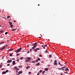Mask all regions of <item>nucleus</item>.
I'll use <instances>...</instances> for the list:
<instances>
[{
    "mask_svg": "<svg viewBox=\"0 0 75 75\" xmlns=\"http://www.w3.org/2000/svg\"><path fill=\"white\" fill-rule=\"evenodd\" d=\"M37 44V42H36L34 44L32 45L33 46V47H32V49L33 50H34V48H35L37 46V45H36V44Z\"/></svg>",
    "mask_w": 75,
    "mask_h": 75,
    "instance_id": "nucleus-1",
    "label": "nucleus"
},
{
    "mask_svg": "<svg viewBox=\"0 0 75 75\" xmlns=\"http://www.w3.org/2000/svg\"><path fill=\"white\" fill-rule=\"evenodd\" d=\"M54 65H57V66L58 65V64H57V61L56 60H55L54 61Z\"/></svg>",
    "mask_w": 75,
    "mask_h": 75,
    "instance_id": "nucleus-2",
    "label": "nucleus"
},
{
    "mask_svg": "<svg viewBox=\"0 0 75 75\" xmlns=\"http://www.w3.org/2000/svg\"><path fill=\"white\" fill-rule=\"evenodd\" d=\"M21 48H20L19 49H18L17 50H15V52H17L18 53L19 52H20L21 51Z\"/></svg>",
    "mask_w": 75,
    "mask_h": 75,
    "instance_id": "nucleus-3",
    "label": "nucleus"
},
{
    "mask_svg": "<svg viewBox=\"0 0 75 75\" xmlns=\"http://www.w3.org/2000/svg\"><path fill=\"white\" fill-rule=\"evenodd\" d=\"M14 68L16 70L18 71V70H20V69L16 67H14Z\"/></svg>",
    "mask_w": 75,
    "mask_h": 75,
    "instance_id": "nucleus-4",
    "label": "nucleus"
},
{
    "mask_svg": "<svg viewBox=\"0 0 75 75\" xmlns=\"http://www.w3.org/2000/svg\"><path fill=\"white\" fill-rule=\"evenodd\" d=\"M12 62V60H8L7 61V63H10V62Z\"/></svg>",
    "mask_w": 75,
    "mask_h": 75,
    "instance_id": "nucleus-5",
    "label": "nucleus"
},
{
    "mask_svg": "<svg viewBox=\"0 0 75 75\" xmlns=\"http://www.w3.org/2000/svg\"><path fill=\"white\" fill-rule=\"evenodd\" d=\"M22 73H23V71H20L18 72V74H21Z\"/></svg>",
    "mask_w": 75,
    "mask_h": 75,
    "instance_id": "nucleus-6",
    "label": "nucleus"
},
{
    "mask_svg": "<svg viewBox=\"0 0 75 75\" xmlns=\"http://www.w3.org/2000/svg\"><path fill=\"white\" fill-rule=\"evenodd\" d=\"M26 58L27 59H28L29 60V61H30V60L31 59V57H27Z\"/></svg>",
    "mask_w": 75,
    "mask_h": 75,
    "instance_id": "nucleus-7",
    "label": "nucleus"
},
{
    "mask_svg": "<svg viewBox=\"0 0 75 75\" xmlns=\"http://www.w3.org/2000/svg\"><path fill=\"white\" fill-rule=\"evenodd\" d=\"M13 65H16V61H13Z\"/></svg>",
    "mask_w": 75,
    "mask_h": 75,
    "instance_id": "nucleus-8",
    "label": "nucleus"
},
{
    "mask_svg": "<svg viewBox=\"0 0 75 75\" xmlns=\"http://www.w3.org/2000/svg\"><path fill=\"white\" fill-rule=\"evenodd\" d=\"M33 51H35V52H37V49H34Z\"/></svg>",
    "mask_w": 75,
    "mask_h": 75,
    "instance_id": "nucleus-9",
    "label": "nucleus"
},
{
    "mask_svg": "<svg viewBox=\"0 0 75 75\" xmlns=\"http://www.w3.org/2000/svg\"><path fill=\"white\" fill-rule=\"evenodd\" d=\"M13 49L11 48L8 51H13Z\"/></svg>",
    "mask_w": 75,
    "mask_h": 75,
    "instance_id": "nucleus-10",
    "label": "nucleus"
},
{
    "mask_svg": "<svg viewBox=\"0 0 75 75\" xmlns=\"http://www.w3.org/2000/svg\"><path fill=\"white\" fill-rule=\"evenodd\" d=\"M6 74V72L5 71H4L2 73V74Z\"/></svg>",
    "mask_w": 75,
    "mask_h": 75,
    "instance_id": "nucleus-11",
    "label": "nucleus"
},
{
    "mask_svg": "<svg viewBox=\"0 0 75 75\" xmlns=\"http://www.w3.org/2000/svg\"><path fill=\"white\" fill-rule=\"evenodd\" d=\"M6 47H5V46H4V47H3L2 49H1V50H3L4 49H5V48Z\"/></svg>",
    "mask_w": 75,
    "mask_h": 75,
    "instance_id": "nucleus-12",
    "label": "nucleus"
},
{
    "mask_svg": "<svg viewBox=\"0 0 75 75\" xmlns=\"http://www.w3.org/2000/svg\"><path fill=\"white\" fill-rule=\"evenodd\" d=\"M17 59L16 61H17V62H18L19 61V59L18 58H17Z\"/></svg>",
    "mask_w": 75,
    "mask_h": 75,
    "instance_id": "nucleus-13",
    "label": "nucleus"
},
{
    "mask_svg": "<svg viewBox=\"0 0 75 75\" xmlns=\"http://www.w3.org/2000/svg\"><path fill=\"white\" fill-rule=\"evenodd\" d=\"M13 27V25H10V27L12 29Z\"/></svg>",
    "mask_w": 75,
    "mask_h": 75,
    "instance_id": "nucleus-14",
    "label": "nucleus"
},
{
    "mask_svg": "<svg viewBox=\"0 0 75 75\" xmlns=\"http://www.w3.org/2000/svg\"><path fill=\"white\" fill-rule=\"evenodd\" d=\"M49 57H50V58H52V55L50 54V55H49Z\"/></svg>",
    "mask_w": 75,
    "mask_h": 75,
    "instance_id": "nucleus-15",
    "label": "nucleus"
},
{
    "mask_svg": "<svg viewBox=\"0 0 75 75\" xmlns=\"http://www.w3.org/2000/svg\"><path fill=\"white\" fill-rule=\"evenodd\" d=\"M9 25H11V24H12V23H11V22H9Z\"/></svg>",
    "mask_w": 75,
    "mask_h": 75,
    "instance_id": "nucleus-16",
    "label": "nucleus"
},
{
    "mask_svg": "<svg viewBox=\"0 0 75 75\" xmlns=\"http://www.w3.org/2000/svg\"><path fill=\"white\" fill-rule=\"evenodd\" d=\"M36 65L37 66H39V65H40V63H38V64H36Z\"/></svg>",
    "mask_w": 75,
    "mask_h": 75,
    "instance_id": "nucleus-17",
    "label": "nucleus"
},
{
    "mask_svg": "<svg viewBox=\"0 0 75 75\" xmlns=\"http://www.w3.org/2000/svg\"><path fill=\"white\" fill-rule=\"evenodd\" d=\"M48 68H46L45 69V70L46 71H48Z\"/></svg>",
    "mask_w": 75,
    "mask_h": 75,
    "instance_id": "nucleus-18",
    "label": "nucleus"
},
{
    "mask_svg": "<svg viewBox=\"0 0 75 75\" xmlns=\"http://www.w3.org/2000/svg\"><path fill=\"white\" fill-rule=\"evenodd\" d=\"M45 71H43L42 72V75H44V73H45Z\"/></svg>",
    "mask_w": 75,
    "mask_h": 75,
    "instance_id": "nucleus-19",
    "label": "nucleus"
},
{
    "mask_svg": "<svg viewBox=\"0 0 75 75\" xmlns=\"http://www.w3.org/2000/svg\"><path fill=\"white\" fill-rule=\"evenodd\" d=\"M30 67V66H28V67H26V69H28V68H29Z\"/></svg>",
    "mask_w": 75,
    "mask_h": 75,
    "instance_id": "nucleus-20",
    "label": "nucleus"
},
{
    "mask_svg": "<svg viewBox=\"0 0 75 75\" xmlns=\"http://www.w3.org/2000/svg\"><path fill=\"white\" fill-rule=\"evenodd\" d=\"M66 69L67 70V71H69V69H68V68H66Z\"/></svg>",
    "mask_w": 75,
    "mask_h": 75,
    "instance_id": "nucleus-21",
    "label": "nucleus"
},
{
    "mask_svg": "<svg viewBox=\"0 0 75 75\" xmlns=\"http://www.w3.org/2000/svg\"><path fill=\"white\" fill-rule=\"evenodd\" d=\"M45 52L46 53H47V52L48 53L49 52L48 51H47V50H46L45 51Z\"/></svg>",
    "mask_w": 75,
    "mask_h": 75,
    "instance_id": "nucleus-22",
    "label": "nucleus"
},
{
    "mask_svg": "<svg viewBox=\"0 0 75 75\" xmlns=\"http://www.w3.org/2000/svg\"><path fill=\"white\" fill-rule=\"evenodd\" d=\"M9 55L10 57H11L13 56V54H9Z\"/></svg>",
    "mask_w": 75,
    "mask_h": 75,
    "instance_id": "nucleus-23",
    "label": "nucleus"
},
{
    "mask_svg": "<svg viewBox=\"0 0 75 75\" xmlns=\"http://www.w3.org/2000/svg\"><path fill=\"white\" fill-rule=\"evenodd\" d=\"M40 50V49L39 48H37L36 49L37 51V50Z\"/></svg>",
    "mask_w": 75,
    "mask_h": 75,
    "instance_id": "nucleus-24",
    "label": "nucleus"
},
{
    "mask_svg": "<svg viewBox=\"0 0 75 75\" xmlns=\"http://www.w3.org/2000/svg\"><path fill=\"white\" fill-rule=\"evenodd\" d=\"M28 59H26L25 60L26 62H28Z\"/></svg>",
    "mask_w": 75,
    "mask_h": 75,
    "instance_id": "nucleus-25",
    "label": "nucleus"
},
{
    "mask_svg": "<svg viewBox=\"0 0 75 75\" xmlns=\"http://www.w3.org/2000/svg\"><path fill=\"white\" fill-rule=\"evenodd\" d=\"M32 62V63H35V61H33Z\"/></svg>",
    "mask_w": 75,
    "mask_h": 75,
    "instance_id": "nucleus-26",
    "label": "nucleus"
},
{
    "mask_svg": "<svg viewBox=\"0 0 75 75\" xmlns=\"http://www.w3.org/2000/svg\"><path fill=\"white\" fill-rule=\"evenodd\" d=\"M20 59H23V57H22L20 58Z\"/></svg>",
    "mask_w": 75,
    "mask_h": 75,
    "instance_id": "nucleus-27",
    "label": "nucleus"
},
{
    "mask_svg": "<svg viewBox=\"0 0 75 75\" xmlns=\"http://www.w3.org/2000/svg\"><path fill=\"white\" fill-rule=\"evenodd\" d=\"M10 16H8L7 17V18H10Z\"/></svg>",
    "mask_w": 75,
    "mask_h": 75,
    "instance_id": "nucleus-28",
    "label": "nucleus"
},
{
    "mask_svg": "<svg viewBox=\"0 0 75 75\" xmlns=\"http://www.w3.org/2000/svg\"><path fill=\"white\" fill-rule=\"evenodd\" d=\"M61 68H63V69H64V68H65V66H64V67H61Z\"/></svg>",
    "mask_w": 75,
    "mask_h": 75,
    "instance_id": "nucleus-29",
    "label": "nucleus"
},
{
    "mask_svg": "<svg viewBox=\"0 0 75 75\" xmlns=\"http://www.w3.org/2000/svg\"><path fill=\"white\" fill-rule=\"evenodd\" d=\"M7 34H8V32H6V33H5V34L6 35H7Z\"/></svg>",
    "mask_w": 75,
    "mask_h": 75,
    "instance_id": "nucleus-30",
    "label": "nucleus"
},
{
    "mask_svg": "<svg viewBox=\"0 0 75 75\" xmlns=\"http://www.w3.org/2000/svg\"><path fill=\"white\" fill-rule=\"evenodd\" d=\"M3 30H1V31H0V33H3Z\"/></svg>",
    "mask_w": 75,
    "mask_h": 75,
    "instance_id": "nucleus-31",
    "label": "nucleus"
},
{
    "mask_svg": "<svg viewBox=\"0 0 75 75\" xmlns=\"http://www.w3.org/2000/svg\"><path fill=\"white\" fill-rule=\"evenodd\" d=\"M42 72V70H40L39 71V72H40L41 73V72Z\"/></svg>",
    "mask_w": 75,
    "mask_h": 75,
    "instance_id": "nucleus-32",
    "label": "nucleus"
},
{
    "mask_svg": "<svg viewBox=\"0 0 75 75\" xmlns=\"http://www.w3.org/2000/svg\"><path fill=\"white\" fill-rule=\"evenodd\" d=\"M61 70H62V71H64V69L63 68H62L61 69Z\"/></svg>",
    "mask_w": 75,
    "mask_h": 75,
    "instance_id": "nucleus-33",
    "label": "nucleus"
},
{
    "mask_svg": "<svg viewBox=\"0 0 75 75\" xmlns=\"http://www.w3.org/2000/svg\"><path fill=\"white\" fill-rule=\"evenodd\" d=\"M38 61H40V58H38Z\"/></svg>",
    "mask_w": 75,
    "mask_h": 75,
    "instance_id": "nucleus-34",
    "label": "nucleus"
},
{
    "mask_svg": "<svg viewBox=\"0 0 75 75\" xmlns=\"http://www.w3.org/2000/svg\"><path fill=\"white\" fill-rule=\"evenodd\" d=\"M6 72H8V70H6V71H5Z\"/></svg>",
    "mask_w": 75,
    "mask_h": 75,
    "instance_id": "nucleus-35",
    "label": "nucleus"
},
{
    "mask_svg": "<svg viewBox=\"0 0 75 75\" xmlns=\"http://www.w3.org/2000/svg\"><path fill=\"white\" fill-rule=\"evenodd\" d=\"M32 49H31L30 50V52H31L32 51Z\"/></svg>",
    "mask_w": 75,
    "mask_h": 75,
    "instance_id": "nucleus-36",
    "label": "nucleus"
},
{
    "mask_svg": "<svg viewBox=\"0 0 75 75\" xmlns=\"http://www.w3.org/2000/svg\"><path fill=\"white\" fill-rule=\"evenodd\" d=\"M64 74H68V72H64Z\"/></svg>",
    "mask_w": 75,
    "mask_h": 75,
    "instance_id": "nucleus-37",
    "label": "nucleus"
},
{
    "mask_svg": "<svg viewBox=\"0 0 75 75\" xmlns=\"http://www.w3.org/2000/svg\"><path fill=\"white\" fill-rule=\"evenodd\" d=\"M12 60H14L15 59V58H13L12 59Z\"/></svg>",
    "mask_w": 75,
    "mask_h": 75,
    "instance_id": "nucleus-38",
    "label": "nucleus"
},
{
    "mask_svg": "<svg viewBox=\"0 0 75 75\" xmlns=\"http://www.w3.org/2000/svg\"><path fill=\"white\" fill-rule=\"evenodd\" d=\"M21 67H22V66H20L19 67V68H21Z\"/></svg>",
    "mask_w": 75,
    "mask_h": 75,
    "instance_id": "nucleus-39",
    "label": "nucleus"
},
{
    "mask_svg": "<svg viewBox=\"0 0 75 75\" xmlns=\"http://www.w3.org/2000/svg\"><path fill=\"white\" fill-rule=\"evenodd\" d=\"M4 42H1V44H3V43H4Z\"/></svg>",
    "mask_w": 75,
    "mask_h": 75,
    "instance_id": "nucleus-40",
    "label": "nucleus"
},
{
    "mask_svg": "<svg viewBox=\"0 0 75 75\" xmlns=\"http://www.w3.org/2000/svg\"><path fill=\"white\" fill-rule=\"evenodd\" d=\"M64 71H67V69H65Z\"/></svg>",
    "mask_w": 75,
    "mask_h": 75,
    "instance_id": "nucleus-41",
    "label": "nucleus"
},
{
    "mask_svg": "<svg viewBox=\"0 0 75 75\" xmlns=\"http://www.w3.org/2000/svg\"><path fill=\"white\" fill-rule=\"evenodd\" d=\"M47 45H44V47H47Z\"/></svg>",
    "mask_w": 75,
    "mask_h": 75,
    "instance_id": "nucleus-42",
    "label": "nucleus"
},
{
    "mask_svg": "<svg viewBox=\"0 0 75 75\" xmlns=\"http://www.w3.org/2000/svg\"><path fill=\"white\" fill-rule=\"evenodd\" d=\"M17 56H18L19 55V54H16Z\"/></svg>",
    "mask_w": 75,
    "mask_h": 75,
    "instance_id": "nucleus-43",
    "label": "nucleus"
},
{
    "mask_svg": "<svg viewBox=\"0 0 75 75\" xmlns=\"http://www.w3.org/2000/svg\"><path fill=\"white\" fill-rule=\"evenodd\" d=\"M58 64H59V65H61V63H60V62H59L58 63Z\"/></svg>",
    "mask_w": 75,
    "mask_h": 75,
    "instance_id": "nucleus-44",
    "label": "nucleus"
},
{
    "mask_svg": "<svg viewBox=\"0 0 75 75\" xmlns=\"http://www.w3.org/2000/svg\"><path fill=\"white\" fill-rule=\"evenodd\" d=\"M39 56H40V57H42V55H39Z\"/></svg>",
    "mask_w": 75,
    "mask_h": 75,
    "instance_id": "nucleus-45",
    "label": "nucleus"
},
{
    "mask_svg": "<svg viewBox=\"0 0 75 75\" xmlns=\"http://www.w3.org/2000/svg\"><path fill=\"white\" fill-rule=\"evenodd\" d=\"M30 53V51H28V52H27V53H28H28Z\"/></svg>",
    "mask_w": 75,
    "mask_h": 75,
    "instance_id": "nucleus-46",
    "label": "nucleus"
},
{
    "mask_svg": "<svg viewBox=\"0 0 75 75\" xmlns=\"http://www.w3.org/2000/svg\"><path fill=\"white\" fill-rule=\"evenodd\" d=\"M1 67H2V65H0V68H1Z\"/></svg>",
    "mask_w": 75,
    "mask_h": 75,
    "instance_id": "nucleus-47",
    "label": "nucleus"
},
{
    "mask_svg": "<svg viewBox=\"0 0 75 75\" xmlns=\"http://www.w3.org/2000/svg\"><path fill=\"white\" fill-rule=\"evenodd\" d=\"M31 74V72H29V74Z\"/></svg>",
    "mask_w": 75,
    "mask_h": 75,
    "instance_id": "nucleus-48",
    "label": "nucleus"
},
{
    "mask_svg": "<svg viewBox=\"0 0 75 75\" xmlns=\"http://www.w3.org/2000/svg\"><path fill=\"white\" fill-rule=\"evenodd\" d=\"M38 60H36V61L37 62H38Z\"/></svg>",
    "mask_w": 75,
    "mask_h": 75,
    "instance_id": "nucleus-49",
    "label": "nucleus"
},
{
    "mask_svg": "<svg viewBox=\"0 0 75 75\" xmlns=\"http://www.w3.org/2000/svg\"><path fill=\"white\" fill-rule=\"evenodd\" d=\"M58 69H59V70H61V68H58Z\"/></svg>",
    "mask_w": 75,
    "mask_h": 75,
    "instance_id": "nucleus-50",
    "label": "nucleus"
},
{
    "mask_svg": "<svg viewBox=\"0 0 75 75\" xmlns=\"http://www.w3.org/2000/svg\"><path fill=\"white\" fill-rule=\"evenodd\" d=\"M40 74V73H38V74H37V75H39V74Z\"/></svg>",
    "mask_w": 75,
    "mask_h": 75,
    "instance_id": "nucleus-51",
    "label": "nucleus"
},
{
    "mask_svg": "<svg viewBox=\"0 0 75 75\" xmlns=\"http://www.w3.org/2000/svg\"><path fill=\"white\" fill-rule=\"evenodd\" d=\"M7 66H9L10 65V64H7Z\"/></svg>",
    "mask_w": 75,
    "mask_h": 75,
    "instance_id": "nucleus-52",
    "label": "nucleus"
},
{
    "mask_svg": "<svg viewBox=\"0 0 75 75\" xmlns=\"http://www.w3.org/2000/svg\"><path fill=\"white\" fill-rule=\"evenodd\" d=\"M43 48L44 49H45V47H43Z\"/></svg>",
    "mask_w": 75,
    "mask_h": 75,
    "instance_id": "nucleus-53",
    "label": "nucleus"
},
{
    "mask_svg": "<svg viewBox=\"0 0 75 75\" xmlns=\"http://www.w3.org/2000/svg\"><path fill=\"white\" fill-rule=\"evenodd\" d=\"M19 75V74H16V75Z\"/></svg>",
    "mask_w": 75,
    "mask_h": 75,
    "instance_id": "nucleus-54",
    "label": "nucleus"
},
{
    "mask_svg": "<svg viewBox=\"0 0 75 75\" xmlns=\"http://www.w3.org/2000/svg\"><path fill=\"white\" fill-rule=\"evenodd\" d=\"M14 29H12V31H14Z\"/></svg>",
    "mask_w": 75,
    "mask_h": 75,
    "instance_id": "nucleus-55",
    "label": "nucleus"
},
{
    "mask_svg": "<svg viewBox=\"0 0 75 75\" xmlns=\"http://www.w3.org/2000/svg\"><path fill=\"white\" fill-rule=\"evenodd\" d=\"M7 42H9V40H7Z\"/></svg>",
    "mask_w": 75,
    "mask_h": 75,
    "instance_id": "nucleus-56",
    "label": "nucleus"
},
{
    "mask_svg": "<svg viewBox=\"0 0 75 75\" xmlns=\"http://www.w3.org/2000/svg\"><path fill=\"white\" fill-rule=\"evenodd\" d=\"M16 30H17V29H14V31H15Z\"/></svg>",
    "mask_w": 75,
    "mask_h": 75,
    "instance_id": "nucleus-57",
    "label": "nucleus"
},
{
    "mask_svg": "<svg viewBox=\"0 0 75 75\" xmlns=\"http://www.w3.org/2000/svg\"><path fill=\"white\" fill-rule=\"evenodd\" d=\"M42 47H44V45H42Z\"/></svg>",
    "mask_w": 75,
    "mask_h": 75,
    "instance_id": "nucleus-58",
    "label": "nucleus"
},
{
    "mask_svg": "<svg viewBox=\"0 0 75 75\" xmlns=\"http://www.w3.org/2000/svg\"><path fill=\"white\" fill-rule=\"evenodd\" d=\"M1 70H4V69L3 68L1 69Z\"/></svg>",
    "mask_w": 75,
    "mask_h": 75,
    "instance_id": "nucleus-59",
    "label": "nucleus"
},
{
    "mask_svg": "<svg viewBox=\"0 0 75 75\" xmlns=\"http://www.w3.org/2000/svg\"><path fill=\"white\" fill-rule=\"evenodd\" d=\"M38 38H41V37H39Z\"/></svg>",
    "mask_w": 75,
    "mask_h": 75,
    "instance_id": "nucleus-60",
    "label": "nucleus"
},
{
    "mask_svg": "<svg viewBox=\"0 0 75 75\" xmlns=\"http://www.w3.org/2000/svg\"><path fill=\"white\" fill-rule=\"evenodd\" d=\"M61 75H62V73H61Z\"/></svg>",
    "mask_w": 75,
    "mask_h": 75,
    "instance_id": "nucleus-61",
    "label": "nucleus"
},
{
    "mask_svg": "<svg viewBox=\"0 0 75 75\" xmlns=\"http://www.w3.org/2000/svg\"><path fill=\"white\" fill-rule=\"evenodd\" d=\"M60 66H62V65H61V64H60Z\"/></svg>",
    "mask_w": 75,
    "mask_h": 75,
    "instance_id": "nucleus-62",
    "label": "nucleus"
},
{
    "mask_svg": "<svg viewBox=\"0 0 75 75\" xmlns=\"http://www.w3.org/2000/svg\"><path fill=\"white\" fill-rule=\"evenodd\" d=\"M27 47H29V45H27Z\"/></svg>",
    "mask_w": 75,
    "mask_h": 75,
    "instance_id": "nucleus-63",
    "label": "nucleus"
},
{
    "mask_svg": "<svg viewBox=\"0 0 75 75\" xmlns=\"http://www.w3.org/2000/svg\"><path fill=\"white\" fill-rule=\"evenodd\" d=\"M18 72V71H16V73H17V72Z\"/></svg>",
    "mask_w": 75,
    "mask_h": 75,
    "instance_id": "nucleus-64",
    "label": "nucleus"
}]
</instances>
